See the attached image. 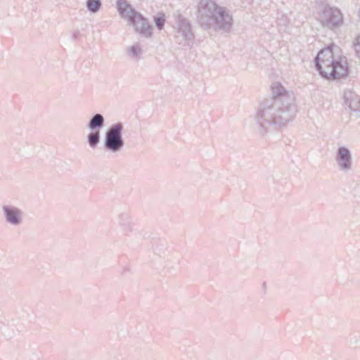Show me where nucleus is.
<instances>
[{
  "instance_id": "obj_10",
  "label": "nucleus",
  "mask_w": 360,
  "mask_h": 360,
  "mask_svg": "<svg viewBox=\"0 0 360 360\" xmlns=\"http://www.w3.org/2000/svg\"><path fill=\"white\" fill-rule=\"evenodd\" d=\"M345 104L354 111L360 110V96L352 90H345L343 95Z\"/></svg>"
},
{
  "instance_id": "obj_3",
  "label": "nucleus",
  "mask_w": 360,
  "mask_h": 360,
  "mask_svg": "<svg viewBox=\"0 0 360 360\" xmlns=\"http://www.w3.org/2000/svg\"><path fill=\"white\" fill-rule=\"evenodd\" d=\"M314 63L319 74L326 79H340L348 74L347 58L344 56L335 57L329 47L319 52Z\"/></svg>"
},
{
  "instance_id": "obj_6",
  "label": "nucleus",
  "mask_w": 360,
  "mask_h": 360,
  "mask_svg": "<svg viewBox=\"0 0 360 360\" xmlns=\"http://www.w3.org/2000/svg\"><path fill=\"white\" fill-rule=\"evenodd\" d=\"M1 216L7 224L13 227L20 226L24 221L23 210L9 203L1 205Z\"/></svg>"
},
{
  "instance_id": "obj_19",
  "label": "nucleus",
  "mask_w": 360,
  "mask_h": 360,
  "mask_svg": "<svg viewBox=\"0 0 360 360\" xmlns=\"http://www.w3.org/2000/svg\"><path fill=\"white\" fill-rule=\"evenodd\" d=\"M172 270H174V266H172L171 268H168L167 271L171 272Z\"/></svg>"
},
{
  "instance_id": "obj_4",
  "label": "nucleus",
  "mask_w": 360,
  "mask_h": 360,
  "mask_svg": "<svg viewBox=\"0 0 360 360\" xmlns=\"http://www.w3.org/2000/svg\"><path fill=\"white\" fill-rule=\"evenodd\" d=\"M117 8L120 15L126 18L134 27L136 31L146 37L152 35V27L147 19L132 8L126 0H117Z\"/></svg>"
},
{
  "instance_id": "obj_13",
  "label": "nucleus",
  "mask_w": 360,
  "mask_h": 360,
  "mask_svg": "<svg viewBox=\"0 0 360 360\" xmlns=\"http://www.w3.org/2000/svg\"><path fill=\"white\" fill-rule=\"evenodd\" d=\"M87 143L91 148H95L100 142V131H91L86 136Z\"/></svg>"
},
{
  "instance_id": "obj_7",
  "label": "nucleus",
  "mask_w": 360,
  "mask_h": 360,
  "mask_svg": "<svg viewBox=\"0 0 360 360\" xmlns=\"http://www.w3.org/2000/svg\"><path fill=\"white\" fill-rule=\"evenodd\" d=\"M177 31L175 34L176 41L183 46H189L190 43L194 39V34L192 32L190 22L179 15L177 17Z\"/></svg>"
},
{
  "instance_id": "obj_1",
  "label": "nucleus",
  "mask_w": 360,
  "mask_h": 360,
  "mask_svg": "<svg viewBox=\"0 0 360 360\" xmlns=\"http://www.w3.org/2000/svg\"><path fill=\"white\" fill-rule=\"evenodd\" d=\"M272 96L262 102L255 116L261 135L277 130L291 122L297 112L295 96L279 83L271 86Z\"/></svg>"
},
{
  "instance_id": "obj_5",
  "label": "nucleus",
  "mask_w": 360,
  "mask_h": 360,
  "mask_svg": "<svg viewBox=\"0 0 360 360\" xmlns=\"http://www.w3.org/2000/svg\"><path fill=\"white\" fill-rule=\"evenodd\" d=\"M123 130L124 125L120 122L112 124L107 129L103 140V147L106 151L116 153L122 150L124 146Z\"/></svg>"
},
{
  "instance_id": "obj_14",
  "label": "nucleus",
  "mask_w": 360,
  "mask_h": 360,
  "mask_svg": "<svg viewBox=\"0 0 360 360\" xmlns=\"http://www.w3.org/2000/svg\"><path fill=\"white\" fill-rule=\"evenodd\" d=\"M86 6L90 13H96L101 9L102 3L101 0H87Z\"/></svg>"
},
{
  "instance_id": "obj_17",
  "label": "nucleus",
  "mask_w": 360,
  "mask_h": 360,
  "mask_svg": "<svg viewBox=\"0 0 360 360\" xmlns=\"http://www.w3.org/2000/svg\"><path fill=\"white\" fill-rule=\"evenodd\" d=\"M353 46L356 53L360 51V35L356 38Z\"/></svg>"
},
{
  "instance_id": "obj_11",
  "label": "nucleus",
  "mask_w": 360,
  "mask_h": 360,
  "mask_svg": "<svg viewBox=\"0 0 360 360\" xmlns=\"http://www.w3.org/2000/svg\"><path fill=\"white\" fill-rule=\"evenodd\" d=\"M104 125L105 119L103 115L100 113H96L89 119L87 128L90 131H100Z\"/></svg>"
},
{
  "instance_id": "obj_2",
  "label": "nucleus",
  "mask_w": 360,
  "mask_h": 360,
  "mask_svg": "<svg viewBox=\"0 0 360 360\" xmlns=\"http://www.w3.org/2000/svg\"><path fill=\"white\" fill-rule=\"evenodd\" d=\"M195 15L200 27L206 30L212 29L229 32L233 25V18L229 11L213 0H200Z\"/></svg>"
},
{
  "instance_id": "obj_12",
  "label": "nucleus",
  "mask_w": 360,
  "mask_h": 360,
  "mask_svg": "<svg viewBox=\"0 0 360 360\" xmlns=\"http://www.w3.org/2000/svg\"><path fill=\"white\" fill-rule=\"evenodd\" d=\"M119 224L122 226L125 234L132 231V224L130 216L127 213H121L118 215Z\"/></svg>"
},
{
  "instance_id": "obj_20",
  "label": "nucleus",
  "mask_w": 360,
  "mask_h": 360,
  "mask_svg": "<svg viewBox=\"0 0 360 360\" xmlns=\"http://www.w3.org/2000/svg\"><path fill=\"white\" fill-rule=\"evenodd\" d=\"M356 55L360 59V51L356 53Z\"/></svg>"
},
{
  "instance_id": "obj_15",
  "label": "nucleus",
  "mask_w": 360,
  "mask_h": 360,
  "mask_svg": "<svg viewBox=\"0 0 360 360\" xmlns=\"http://www.w3.org/2000/svg\"><path fill=\"white\" fill-rule=\"evenodd\" d=\"M129 52L133 57L138 58L142 53L141 47L139 44H135L129 48Z\"/></svg>"
},
{
  "instance_id": "obj_8",
  "label": "nucleus",
  "mask_w": 360,
  "mask_h": 360,
  "mask_svg": "<svg viewBox=\"0 0 360 360\" xmlns=\"http://www.w3.org/2000/svg\"><path fill=\"white\" fill-rule=\"evenodd\" d=\"M321 18L322 25L331 30L340 27L343 23L342 13L335 7L326 6Z\"/></svg>"
},
{
  "instance_id": "obj_9",
  "label": "nucleus",
  "mask_w": 360,
  "mask_h": 360,
  "mask_svg": "<svg viewBox=\"0 0 360 360\" xmlns=\"http://www.w3.org/2000/svg\"><path fill=\"white\" fill-rule=\"evenodd\" d=\"M335 161L341 171H349L352 165V158L350 150L345 146L339 147L336 152Z\"/></svg>"
},
{
  "instance_id": "obj_18",
  "label": "nucleus",
  "mask_w": 360,
  "mask_h": 360,
  "mask_svg": "<svg viewBox=\"0 0 360 360\" xmlns=\"http://www.w3.org/2000/svg\"><path fill=\"white\" fill-rule=\"evenodd\" d=\"M79 37H80V32L78 30H75L72 34V39L74 40L77 39Z\"/></svg>"
},
{
  "instance_id": "obj_16",
  "label": "nucleus",
  "mask_w": 360,
  "mask_h": 360,
  "mask_svg": "<svg viewBox=\"0 0 360 360\" xmlns=\"http://www.w3.org/2000/svg\"><path fill=\"white\" fill-rule=\"evenodd\" d=\"M154 21L158 30H162L165 22V14L161 13H158L157 16L154 17Z\"/></svg>"
}]
</instances>
